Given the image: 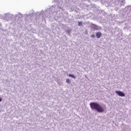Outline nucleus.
<instances>
[{
    "label": "nucleus",
    "instance_id": "1",
    "mask_svg": "<svg viewBox=\"0 0 131 131\" xmlns=\"http://www.w3.org/2000/svg\"><path fill=\"white\" fill-rule=\"evenodd\" d=\"M90 105L92 110H96V111H98L99 113H102L105 111L104 108L98 103L91 102Z\"/></svg>",
    "mask_w": 131,
    "mask_h": 131
},
{
    "label": "nucleus",
    "instance_id": "2",
    "mask_svg": "<svg viewBox=\"0 0 131 131\" xmlns=\"http://www.w3.org/2000/svg\"><path fill=\"white\" fill-rule=\"evenodd\" d=\"M116 94H117L118 96H119V97H125V94L121 91H116Z\"/></svg>",
    "mask_w": 131,
    "mask_h": 131
},
{
    "label": "nucleus",
    "instance_id": "3",
    "mask_svg": "<svg viewBox=\"0 0 131 131\" xmlns=\"http://www.w3.org/2000/svg\"><path fill=\"white\" fill-rule=\"evenodd\" d=\"M96 35L97 38H100V37L102 36V33H101V32H97L96 33Z\"/></svg>",
    "mask_w": 131,
    "mask_h": 131
},
{
    "label": "nucleus",
    "instance_id": "4",
    "mask_svg": "<svg viewBox=\"0 0 131 131\" xmlns=\"http://www.w3.org/2000/svg\"><path fill=\"white\" fill-rule=\"evenodd\" d=\"M69 77H72V78H74V79H75V78H76L75 76H74V75H72V74H69Z\"/></svg>",
    "mask_w": 131,
    "mask_h": 131
},
{
    "label": "nucleus",
    "instance_id": "5",
    "mask_svg": "<svg viewBox=\"0 0 131 131\" xmlns=\"http://www.w3.org/2000/svg\"><path fill=\"white\" fill-rule=\"evenodd\" d=\"M93 28L95 30H98V26L96 25H93Z\"/></svg>",
    "mask_w": 131,
    "mask_h": 131
},
{
    "label": "nucleus",
    "instance_id": "6",
    "mask_svg": "<svg viewBox=\"0 0 131 131\" xmlns=\"http://www.w3.org/2000/svg\"><path fill=\"white\" fill-rule=\"evenodd\" d=\"M66 82H67V83L69 84V83H70V82H71V81L69 79L67 78L66 79Z\"/></svg>",
    "mask_w": 131,
    "mask_h": 131
},
{
    "label": "nucleus",
    "instance_id": "7",
    "mask_svg": "<svg viewBox=\"0 0 131 131\" xmlns=\"http://www.w3.org/2000/svg\"><path fill=\"white\" fill-rule=\"evenodd\" d=\"M78 23V26H82V22L79 21Z\"/></svg>",
    "mask_w": 131,
    "mask_h": 131
},
{
    "label": "nucleus",
    "instance_id": "8",
    "mask_svg": "<svg viewBox=\"0 0 131 131\" xmlns=\"http://www.w3.org/2000/svg\"><path fill=\"white\" fill-rule=\"evenodd\" d=\"M95 34H92L91 35V37H92V38H95Z\"/></svg>",
    "mask_w": 131,
    "mask_h": 131
},
{
    "label": "nucleus",
    "instance_id": "9",
    "mask_svg": "<svg viewBox=\"0 0 131 131\" xmlns=\"http://www.w3.org/2000/svg\"><path fill=\"white\" fill-rule=\"evenodd\" d=\"M2 101H3V100L0 98V102H2Z\"/></svg>",
    "mask_w": 131,
    "mask_h": 131
},
{
    "label": "nucleus",
    "instance_id": "10",
    "mask_svg": "<svg viewBox=\"0 0 131 131\" xmlns=\"http://www.w3.org/2000/svg\"><path fill=\"white\" fill-rule=\"evenodd\" d=\"M86 34H88V32L86 33Z\"/></svg>",
    "mask_w": 131,
    "mask_h": 131
}]
</instances>
